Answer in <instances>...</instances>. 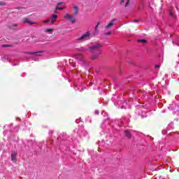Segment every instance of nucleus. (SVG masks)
<instances>
[{"instance_id":"36","label":"nucleus","mask_w":179,"mask_h":179,"mask_svg":"<svg viewBox=\"0 0 179 179\" xmlns=\"http://www.w3.org/2000/svg\"><path fill=\"white\" fill-rule=\"evenodd\" d=\"M35 61H38V59H35Z\"/></svg>"},{"instance_id":"27","label":"nucleus","mask_w":179,"mask_h":179,"mask_svg":"<svg viewBox=\"0 0 179 179\" xmlns=\"http://www.w3.org/2000/svg\"><path fill=\"white\" fill-rule=\"evenodd\" d=\"M76 124H79V119H77V120H76Z\"/></svg>"},{"instance_id":"17","label":"nucleus","mask_w":179,"mask_h":179,"mask_svg":"<svg viewBox=\"0 0 179 179\" xmlns=\"http://www.w3.org/2000/svg\"><path fill=\"white\" fill-rule=\"evenodd\" d=\"M101 115H103V117H106V116L107 117V113H106V111L104 110H102Z\"/></svg>"},{"instance_id":"21","label":"nucleus","mask_w":179,"mask_h":179,"mask_svg":"<svg viewBox=\"0 0 179 179\" xmlns=\"http://www.w3.org/2000/svg\"><path fill=\"white\" fill-rule=\"evenodd\" d=\"M0 5H1V6H3V5H5V2H3V1H0Z\"/></svg>"},{"instance_id":"34","label":"nucleus","mask_w":179,"mask_h":179,"mask_svg":"<svg viewBox=\"0 0 179 179\" xmlns=\"http://www.w3.org/2000/svg\"><path fill=\"white\" fill-rule=\"evenodd\" d=\"M15 65H17V64H13V66H15Z\"/></svg>"},{"instance_id":"37","label":"nucleus","mask_w":179,"mask_h":179,"mask_svg":"<svg viewBox=\"0 0 179 179\" xmlns=\"http://www.w3.org/2000/svg\"><path fill=\"white\" fill-rule=\"evenodd\" d=\"M115 104H117V102H115Z\"/></svg>"},{"instance_id":"8","label":"nucleus","mask_w":179,"mask_h":179,"mask_svg":"<svg viewBox=\"0 0 179 179\" xmlns=\"http://www.w3.org/2000/svg\"><path fill=\"white\" fill-rule=\"evenodd\" d=\"M23 23H27V24H35L36 22L30 21L29 18H24L22 20Z\"/></svg>"},{"instance_id":"9","label":"nucleus","mask_w":179,"mask_h":179,"mask_svg":"<svg viewBox=\"0 0 179 179\" xmlns=\"http://www.w3.org/2000/svg\"><path fill=\"white\" fill-rule=\"evenodd\" d=\"M115 20H117V19H113L112 20V21L105 27L106 29H110L111 27H113V26H114V22H115Z\"/></svg>"},{"instance_id":"5","label":"nucleus","mask_w":179,"mask_h":179,"mask_svg":"<svg viewBox=\"0 0 179 179\" xmlns=\"http://www.w3.org/2000/svg\"><path fill=\"white\" fill-rule=\"evenodd\" d=\"M64 19H68L69 20H71V23H75L76 20H75V17L73 15H71L69 14H66V16H64Z\"/></svg>"},{"instance_id":"12","label":"nucleus","mask_w":179,"mask_h":179,"mask_svg":"<svg viewBox=\"0 0 179 179\" xmlns=\"http://www.w3.org/2000/svg\"><path fill=\"white\" fill-rule=\"evenodd\" d=\"M62 3H64V2H60L57 3V6H56V10H64V7H59L60 5H62Z\"/></svg>"},{"instance_id":"4","label":"nucleus","mask_w":179,"mask_h":179,"mask_svg":"<svg viewBox=\"0 0 179 179\" xmlns=\"http://www.w3.org/2000/svg\"><path fill=\"white\" fill-rule=\"evenodd\" d=\"M169 110L174 111L175 113H178L179 111V106L176 103H172L169 105Z\"/></svg>"},{"instance_id":"14","label":"nucleus","mask_w":179,"mask_h":179,"mask_svg":"<svg viewBox=\"0 0 179 179\" xmlns=\"http://www.w3.org/2000/svg\"><path fill=\"white\" fill-rule=\"evenodd\" d=\"M124 134L125 136H127V138H131L132 136L131 135V131H128V130H125L124 131Z\"/></svg>"},{"instance_id":"33","label":"nucleus","mask_w":179,"mask_h":179,"mask_svg":"<svg viewBox=\"0 0 179 179\" xmlns=\"http://www.w3.org/2000/svg\"><path fill=\"white\" fill-rule=\"evenodd\" d=\"M17 26V24H14V27H16Z\"/></svg>"},{"instance_id":"24","label":"nucleus","mask_w":179,"mask_h":179,"mask_svg":"<svg viewBox=\"0 0 179 179\" xmlns=\"http://www.w3.org/2000/svg\"><path fill=\"white\" fill-rule=\"evenodd\" d=\"M129 3V0H127V2L126 3L125 6H128V4Z\"/></svg>"},{"instance_id":"31","label":"nucleus","mask_w":179,"mask_h":179,"mask_svg":"<svg viewBox=\"0 0 179 179\" xmlns=\"http://www.w3.org/2000/svg\"><path fill=\"white\" fill-rule=\"evenodd\" d=\"M178 98H179V96H176V100H178Z\"/></svg>"},{"instance_id":"6","label":"nucleus","mask_w":179,"mask_h":179,"mask_svg":"<svg viewBox=\"0 0 179 179\" xmlns=\"http://www.w3.org/2000/svg\"><path fill=\"white\" fill-rule=\"evenodd\" d=\"M50 22L52 24H55V22H57V19H58V15L57 14H53L51 17H50Z\"/></svg>"},{"instance_id":"26","label":"nucleus","mask_w":179,"mask_h":179,"mask_svg":"<svg viewBox=\"0 0 179 179\" xmlns=\"http://www.w3.org/2000/svg\"><path fill=\"white\" fill-rule=\"evenodd\" d=\"M170 15L173 16V12H171V10L169 11Z\"/></svg>"},{"instance_id":"22","label":"nucleus","mask_w":179,"mask_h":179,"mask_svg":"<svg viewBox=\"0 0 179 179\" xmlns=\"http://www.w3.org/2000/svg\"><path fill=\"white\" fill-rule=\"evenodd\" d=\"M99 23H98L96 24V26L95 27V31H97V27H99Z\"/></svg>"},{"instance_id":"18","label":"nucleus","mask_w":179,"mask_h":179,"mask_svg":"<svg viewBox=\"0 0 179 179\" xmlns=\"http://www.w3.org/2000/svg\"><path fill=\"white\" fill-rule=\"evenodd\" d=\"M50 22H51L50 18L48 19V20H44V21H43V23H50Z\"/></svg>"},{"instance_id":"20","label":"nucleus","mask_w":179,"mask_h":179,"mask_svg":"<svg viewBox=\"0 0 179 179\" xmlns=\"http://www.w3.org/2000/svg\"><path fill=\"white\" fill-rule=\"evenodd\" d=\"M46 31H47L48 33H50V32L52 31V29H46Z\"/></svg>"},{"instance_id":"16","label":"nucleus","mask_w":179,"mask_h":179,"mask_svg":"<svg viewBox=\"0 0 179 179\" xmlns=\"http://www.w3.org/2000/svg\"><path fill=\"white\" fill-rule=\"evenodd\" d=\"M11 159L13 161V160H16V153H13L11 155Z\"/></svg>"},{"instance_id":"29","label":"nucleus","mask_w":179,"mask_h":179,"mask_svg":"<svg viewBox=\"0 0 179 179\" xmlns=\"http://www.w3.org/2000/svg\"><path fill=\"white\" fill-rule=\"evenodd\" d=\"M75 90H79V88H78L77 87H74Z\"/></svg>"},{"instance_id":"3","label":"nucleus","mask_w":179,"mask_h":179,"mask_svg":"<svg viewBox=\"0 0 179 179\" xmlns=\"http://www.w3.org/2000/svg\"><path fill=\"white\" fill-rule=\"evenodd\" d=\"M117 104L119 105L120 108H124V109L129 108V105H128V103H127V101H124L122 103V101L119 100L117 101Z\"/></svg>"},{"instance_id":"35","label":"nucleus","mask_w":179,"mask_h":179,"mask_svg":"<svg viewBox=\"0 0 179 179\" xmlns=\"http://www.w3.org/2000/svg\"><path fill=\"white\" fill-rule=\"evenodd\" d=\"M124 0H122V3H124Z\"/></svg>"},{"instance_id":"19","label":"nucleus","mask_w":179,"mask_h":179,"mask_svg":"<svg viewBox=\"0 0 179 179\" xmlns=\"http://www.w3.org/2000/svg\"><path fill=\"white\" fill-rule=\"evenodd\" d=\"M138 43H146V40L140 39V40H138Z\"/></svg>"},{"instance_id":"28","label":"nucleus","mask_w":179,"mask_h":179,"mask_svg":"<svg viewBox=\"0 0 179 179\" xmlns=\"http://www.w3.org/2000/svg\"><path fill=\"white\" fill-rule=\"evenodd\" d=\"M2 47H9V45H3Z\"/></svg>"},{"instance_id":"13","label":"nucleus","mask_w":179,"mask_h":179,"mask_svg":"<svg viewBox=\"0 0 179 179\" xmlns=\"http://www.w3.org/2000/svg\"><path fill=\"white\" fill-rule=\"evenodd\" d=\"M136 113H138V114H140V115H141V117L143 118H145V117H148V115H146V113H145L143 114V110H142L141 113H139V110H136Z\"/></svg>"},{"instance_id":"2","label":"nucleus","mask_w":179,"mask_h":179,"mask_svg":"<svg viewBox=\"0 0 179 179\" xmlns=\"http://www.w3.org/2000/svg\"><path fill=\"white\" fill-rule=\"evenodd\" d=\"M87 40H90V33L89 31L85 32L81 37L76 39L77 41H86Z\"/></svg>"},{"instance_id":"7","label":"nucleus","mask_w":179,"mask_h":179,"mask_svg":"<svg viewBox=\"0 0 179 179\" xmlns=\"http://www.w3.org/2000/svg\"><path fill=\"white\" fill-rule=\"evenodd\" d=\"M129 122V116L127 117H122L121 119V124H128Z\"/></svg>"},{"instance_id":"15","label":"nucleus","mask_w":179,"mask_h":179,"mask_svg":"<svg viewBox=\"0 0 179 179\" xmlns=\"http://www.w3.org/2000/svg\"><path fill=\"white\" fill-rule=\"evenodd\" d=\"M73 9L75 10V15H78V12L79 10V8H78V6H73Z\"/></svg>"},{"instance_id":"11","label":"nucleus","mask_w":179,"mask_h":179,"mask_svg":"<svg viewBox=\"0 0 179 179\" xmlns=\"http://www.w3.org/2000/svg\"><path fill=\"white\" fill-rule=\"evenodd\" d=\"M41 52H41V51H39V52H28L27 54H30L31 55H34L35 57H37V56L40 55V54H41Z\"/></svg>"},{"instance_id":"25","label":"nucleus","mask_w":179,"mask_h":179,"mask_svg":"<svg viewBox=\"0 0 179 179\" xmlns=\"http://www.w3.org/2000/svg\"><path fill=\"white\" fill-rule=\"evenodd\" d=\"M99 110H95V114H96L97 115H99Z\"/></svg>"},{"instance_id":"32","label":"nucleus","mask_w":179,"mask_h":179,"mask_svg":"<svg viewBox=\"0 0 179 179\" xmlns=\"http://www.w3.org/2000/svg\"><path fill=\"white\" fill-rule=\"evenodd\" d=\"M134 22L136 23L138 22V20H135Z\"/></svg>"},{"instance_id":"1","label":"nucleus","mask_w":179,"mask_h":179,"mask_svg":"<svg viewBox=\"0 0 179 179\" xmlns=\"http://www.w3.org/2000/svg\"><path fill=\"white\" fill-rule=\"evenodd\" d=\"M100 48H101V44L96 43L95 45L88 48V51L91 52V59H97L99 58V55H101V51H100Z\"/></svg>"},{"instance_id":"30","label":"nucleus","mask_w":179,"mask_h":179,"mask_svg":"<svg viewBox=\"0 0 179 179\" xmlns=\"http://www.w3.org/2000/svg\"><path fill=\"white\" fill-rule=\"evenodd\" d=\"M106 34L110 36V34H111V32H108V33H106Z\"/></svg>"},{"instance_id":"10","label":"nucleus","mask_w":179,"mask_h":179,"mask_svg":"<svg viewBox=\"0 0 179 179\" xmlns=\"http://www.w3.org/2000/svg\"><path fill=\"white\" fill-rule=\"evenodd\" d=\"M75 58L77 59V61H83V55L80 54L76 55Z\"/></svg>"},{"instance_id":"23","label":"nucleus","mask_w":179,"mask_h":179,"mask_svg":"<svg viewBox=\"0 0 179 179\" xmlns=\"http://www.w3.org/2000/svg\"><path fill=\"white\" fill-rule=\"evenodd\" d=\"M159 68H160V66H159V65H155V69H159Z\"/></svg>"},{"instance_id":"38","label":"nucleus","mask_w":179,"mask_h":179,"mask_svg":"<svg viewBox=\"0 0 179 179\" xmlns=\"http://www.w3.org/2000/svg\"><path fill=\"white\" fill-rule=\"evenodd\" d=\"M178 57H179V54H178Z\"/></svg>"}]
</instances>
